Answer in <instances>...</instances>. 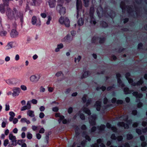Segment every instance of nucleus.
I'll return each instance as SVG.
<instances>
[{
	"label": "nucleus",
	"instance_id": "obj_31",
	"mask_svg": "<svg viewBox=\"0 0 147 147\" xmlns=\"http://www.w3.org/2000/svg\"><path fill=\"white\" fill-rule=\"evenodd\" d=\"M12 47V43L10 42L8 43L7 46L5 47V49L6 50H8L11 49Z\"/></svg>",
	"mask_w": 147,
	"mask_h": 147
},
{
	"label": "nucleus",
	"instance_id": "obj_62",
	"mask_svg": "<svg viewBox=\"0 0 147 147\" xmlns=\"http://www.w3.org/2000/svg\"><path fill=\"white\" fill-rule=\"evenodd\" d=\"M9 143V140L8 139H6L4 141L3 145L5 146H6Z\"/></svg>",
	"mask_w": 147,
	"mask_h": 147
},
{
	"label": "nucleus",
	"instance_id": "obj_64",
	"mask_svg": "<svg viewBox=\"0 0 147 147\" xmlns=\"http://www.w3.org/2000/svg\"><path fill=\"white\" fill-rule=\"evenodd\" d=\"M122 145L124 147H130V145L128 142H125L124 144H122Z\"/></svg>",
	"mask_w": 147,
	"mask_h": 147
},
{
	"label": "nucleus",
	"instance_id": "obj_4",
	"mask_svg": "<svg viewBox=\"0 0 147 147\" xmlns=\"http://www.w3.org/2000/svg\"><path fill=\"white\" fill-rule=\"evenodd\" d=\"M120 8L122 9L123 12H124L126 11L125 8H127V11L130 14L133 11L132 8L130 6L126 5L124 1H121L120 5Z\"/></svg>",
	"mask_w": 147,
	"mask_h": 147
},
{
	"label": "nucleus",
	"instance_id": "obj_34",
	"mask_svg": "<svg viewBox=\"0 0 147 147\" xmlns=\"http://www.w3.org/2000/svg\"><path fill=\"white\" fill-rule=\"evenodd\" d=\"M9 139L11 140H16V137L14 136L11 134H9Z\"/></svg>",
	"mask_w": 147,
	"mask_h": 147
},
{
	"label": "nucleus",
	"instance_id": "obj_26",
	"mask_svg": "<svg viewBox=\"0 0 147 147\" xmlns=\"http://www.w3.org/2000/svg\"><path fill=\"white\" fill-rule=\"evenodd\" d=\"M89 71H85L84 72V73L82 74L81 77V79H82L84 78H86L88 77L89 75Z\"/></svg>",
	"mask_w": 147,
	"mask_h": 147
},
{
	"label": "nucleus",
	"instance_id": "obj_7",
	"mask_svg": "<svg viewBox=\"0 0 147 147\" xmlns=\"http://www.w3.org/2000/svg\"><path fill=\"white\" fill-rule=\"evenodd\" d=\"M40 76L39 74H36L31 76L30 78V81L36 83L39 80Z\"/></svg>",
	"mask_w": 147,
	"mask_h": 147
},
{
	"label": "nucleus",
	"instance_id": "obj_60",
	"mask_svg": "<svg viewBox=\"0 0 147 147\" xmlns=\"http://www.w3.org/2000/svg\"><path fill=\"white\" fill-rule=\"evenodd\" d=\"M111 138L112 140H115L117 139V137L116 136L115 134H111Z\"/></svg>",
	"mask_w": 147,
	"mask_h": 147
},
{
	"label": "nucleus",
	"instance_id": "obj_51",
	"mask_svg": "<svg viewBox=\"0 0 147 147\" xmlns=\"http://www.w3.org/2000/svg\"><path fill=\"white\" fill-rule=\"evenodd\" d=\"M62 121V123L64 124H67L69 122V120H67V119H65V118L63 119Z\"/></svg>",
	"mask_w": 147,
	"mask_h": 147
},
{
	"label": "nucleus",
	"instance_id": "obj_30",
	"mask_svg": "<svg viewBox=\"0 0 147 147\" xmlns=\"http://www.w3.org/2000/svg\"><path fill=\"white\" fill-rule=\"evenodd\" d=\"M37 21V18L36 16H33L32 19V23L33 25H35L36 22Z\"/></svg>",
	"mask_w": 147,
	"mask_h": 147
},
{
	"label": "nucleus",
	"instance_id": "obj_44",
	"mask_svg": "<svg viewBox=\"0 0 147 147\" xmlns=\"http://www.w3.org/2000/svg\"><path fill=\"white\" fill-rule=\"evenodd\" d=\"M70 38L71 35L70 34H68L64 37V41H65L67 40H70Z\"/></svg>",
	"mask_w": 147,
	"mask_h": 147
},
{
	"label": "nucleus",
	"instance_id": "obj_5",
	"mask_svg": "<svg viewBox=\"0 0 147 147\" xmlns=\"http://www.w3.org/2000/svg\"><path fill=\"white\" fill-rule=\"evenodd\" d=\"M59 22L61 24L65 25L66 27H69L70 26V22L67 17L64 18L61 16L59 19Z\"/></svg>",
	"mask_w": 147,
	"mask_h": 147
},
{
	"label": "nucleus",
	"instance_id": "obj_2",
	"mask_svg": "<svg viewBox=\"0 0 147 147\" xmlns=\"http://www.w3.org/2000/svg\"><path fill=\"white\" fill-rule=\"evenodd\" d=\"M19 12L16 8H13L12 10L9 8H7L6 11V14L7 18L10 20L16 19L18 16Z\"/></svg>",
	"mask_w": 147,
	"mask_h": 147
},
{
	"label": "nucleus",
	"instance_id": "obj_40",
	"mask_svg": "<svg viewBox=\"0 0 147 147\" xmlns=\"http://www.w3.org/2000/svg\"><path fill=\"white\" fill-rule=\"evenodd\" d=\"M25 141L26 140L24 139L18 140L17 142V144H18L20 145H21L23 143H24Z\"/></svg>",
	"mask_w": 147,
	"mask_h": 147
},
{
	"label": "nucleus",
	"instance_id": "obj_55",
	"mask_svg": "<svg viewBox=\"0 0 147 147\" xmlns=\"http://www.w3.org/2000/svg\"><path fill=\"white\" fill-rule=\"evenodd\" d=\"M136 132L138 135H140L142 134V131L140 129L137 128L136 129Z\"/></svg>",
	"mask_w": 147,
	"mask_h": 147
},
{
	"label": "nucleus",
	"instance_id": "obj_63",
	"mask_svg": "<svg viewBox=\"0 0 147 147\" xmlns=\"http://www.w3.org/2000/svg\"><path fill=\"white\" fill-rule=\"evenodd\" d=\"M143 106V103L141 102H139L137 104V107L138 108L141 107Z\"/></svg>",
	"mask_w": 147,
	"mask_h": 147
},
{
	"label": "nucleus",
	"instance_id": "obj_25",
	"mask_svg": "<svg viewBox=\"0 0 147 147\" xmlns=\"http://www.w3.org/2000/svg\"><path fill=\"white\" fill-rule=\"evenodd\" d=\"M84 23V20L82 18H79L78 21V26H81L83 25Z\"/></svg>",
	"mask_w": 147,
	"mask_h": 147
},
{
	"label": "nucleus",
	"instance_id": "obj_12",
	"mask_svg": "<svg viewBox=\"0 0 147 147\" xmlns=\"http://www.w3.org/2000/svg\"><path fill=\"white\" fill-rule=\"evenodd\" d=\"M101 104V102L100 101L98 100L96 101L94 107H96V109L97 111H100L102 106Z\"/></svg>",
	"mask_w": 147,
	"mask_h": 147
},
{
	"label": "nucleus",
	"instance_id": "obj_3",
	"mask_svg": "<svg viewBox=\"0 0 147 147\" xmlns=\"http://www.w3.org/2000/svg\"><path fill=\"white\" fill-rule=\"evenodd\" d=\"M126 117V118L124 119V121H127V123H125L123 122H119L117 123V125L118 126H123L125 129H128L129 128V125L132 123V120L131 119L127 120L128 119V116L127 115H123L121 117L123 118V117Z\"/></svg>",
	"mask_w": 147,
	"mask_h": 147
},
{
	"label": "nucleus",
	"instance_id": "obj_20",
	"mask_svg": "<svg viewBox=\"0 0 147 147\" xmlns=\"http://www.w3.org/2000/svg\"><path fill=\"white\" fill-rule=\"evenodd\" d=\"M105 127V125L104 124H101L100 126H98L97 127V129L100 132L104 131Z\"/></svg>",
	"mask_w": 147,
	"mask_h": 147
},
{
	"label": "nucleus",
	"instance_id": "obj_21",
	"mask_svg": "<svg viewBox=\"0 0 147 147\" xmlns=\"http://www.w3.org/2000/svg\"><path fill=\"white\" fill-rule=\"evenodd\" d=\"M20 18V21L22 23L23 22V13L20 12H19L18 14V16H17V17L16 18Z\"/></svg>",
	"mask_w": 147,
	"mask_h": 147
},
{
	"label": "nucleus",
	"instance_id": "obj_9",
	"mask_svg": "<svg viewBox=\"0 0 147 147\" xmlns=\"http://www.w3.org/2000/svg\"><path fill=\"white\" fill-rule=\"evenodd\" d=\"M10 36L12 38H18L19 35V33L15 29H13L10 32Z\"/></svg>",
	"mask_w": 147,
	"mask_h": 147
},
{
	"label": "nucleus",
	"instance_id": "obj_32",
	"mask_svg": "<svg viewBox=\"0 0 147 147\" xmlns=\"http://www.w3.org/2000/svg\"><path fill=\"white\" fill-rule=\"evenodd\" d=\"M84 6L87 7L89 5V2L90 0H83Z\"/></svg>",
	"mask_w": 147,
	"mask_h": 147
},
{
	"label": "nucleus",
	"instance_id": "obj_39",
	"mask_svg": "<svg viewBox=\"0 0 147 147\" xmlns=\"http://www.w3.org/2000/svg\"><path fill=\"white\" fill-rule=\"evenodd\" d=\"M87 97V95L86 94H84L82 98V100L83 102L85 103L86 101V98Z\"/></svg>",
	"mask_w": 147,
	"mask_h": 147
},
{
	"label": "nucleus",
	"instance_id": "obj_19",
	"mask_svg": "<svg viewBox=\"0 0 147 147\" xmlns=\"http://www.w3.org/2000/svg\"><path fill=\"white\" fill-rule=\"evenodd\" d=\"M83 136H84L86 140H87L88 141H90L91 140V138L87 134L86 131H84L82 133Z\"/></svg>",
	"mask_w": 147,
	"mask_h": 147
},
{
	"label": "nucleus",
	"instance_id": "obj_11",
	"mask_svg": "<svg viewBox=\"0 0 147 147\" xmlns=\"http://www.w3.org/2000/svg\"><path fill=\"white\" fill-rule=\"evenodd\" d=\"M21 90L20 88H15L13 89V92L12 93V96H18L19 95Z\"/></svg>",
	"mask_w": 147,
	"mask_h": 147
},
{
	"label": "nucleus",
	"instance_id": "obj_23",
	"mask_svg": "<svg viewBox=\"0 0 147 147\" xmlns=\"http://www.w3.org/2000/svg\"><path fill=\"white\" fill-rule=\"evenodd\" d=\"M112 105L111 104H108L106 106H103L102 107L101 111L102 113H104L105 111L107 109V108L111 107Z\"/></svg>",
	"mask_w": 147,
	"mask_h": 147
},
{
	"label": "nucleus",
	"instance_id": "obj_53",
	"mask_svg": "<svg viewBox=\"0 0 147 147\" xmlns=\"http://www.w3.org/2000/svg\"><path fill=\"white\" fill-rule=\"evenodd\" d=\"M111 129L113 131V132H117V129L115 126H113L111 128Z\"/></svg>",
	"mask_w": 147,
	"mask_h": 147
},
{
	"label": "nucleus",
	"instance_id": "obj_10",
	"mask_svg": "<svg viewBox=\"0 0 147 147\" xmlns=\"http://www.w3.org/2000/svg\"><path fill=\"white\" fill-rule=\"evenodd\" d=\"M57 9L61 15H64L65 13V9L61 4L57 5Z\"/></svg>",
	"mask_w": 147,
	"mask_h": 147
},
{
	"label": "nucleus",
	"instance_id": "obj_57",
	"mask_svg": "<svg viewBox=\"0 0 147 147\" xmlns=\"http://www.w3.org/2000/svg\"><path fill=\"white\" fill-rule=\"evenodd\" d=\"M125 49L124 48H122L121 47L119 48L117 51V52L119 53H120L122 52V51H123L125 50Z\"/></svg>",
	"mask_w": 147,
	"mask_h": 147
},
{
	"label": "nucleus",
	"instance_id": "obj_33",
	"mask_svg": "<svg viewBox=\"0 0 147 147\" xmlns=\"http://www.w3.org/2000/svg\"><path fill=\"white\" fill-rule=\"evenodd\" d=\"M14 79H9L6 81L7 83L9 84H13L14 83L13 82Z\"/></svg>",
	"mask_w": 147,
	"mask_h": 147
},
{
	"label": "nucleus",
	"instance_id": "obj_18",
	"mask_svg": "<svg viewBox=\"0 0 147 147\" xmlns=\"http://www.w3.org/2000/svg\"><path fill=\"white\" fill-rule=\"evenodd\" d=\"M100 24L101 26L104 28H107L108 26L107 23L104 21H101L100 22Z\"/></svg>",
	"mask_w": 147,
	"mask_h": 147
},
{
	"label": "nucleus",
	"instance_id": "obj_46",
	"mask_svg": "<svg viewBox=\"0 0 147 147\" xmlns=\"http://www.w3.org/2000/svg\"><path fill=\"white\" fill-rule=\"evenodd\" d=\"M61 75H62L63 76L64 75V74H63L62 72V71H59L55 74V75L57 77H59Z\"/></svg>",
	"mask_w": 147,
	"mask_h": 147
},
{
	"label": "nucleus",
	"instance_id": "obj_15",
	"mask_svg": "<svg viewBox=\"0 0 147 147\" xmlns=\"http://www.w3.org/2000/svg\"><path fill=\"white\" fill-rule=\"evenodd\" d=\"M48 2L50 8H53L55 7L56 2L55 0H49Z\"/></svg>",
	"mask_w": 147,
	"mask_h": 147
},
{
	"label": "nucleus",
	"instance_id": "obj_58",
	"mask_svg": "<svg viewBox=\"0 0 147 147\" xmlns=\"http://www.w3.org/2000/svg\"><path fill=\"white\" fill-rule=\"evenodd\" d=\"M93 126L91 129V132H94L96 130L97 128L95 126Z\"/></svg>",
	"mask_w": 147,
	"mask_h": 147
},
{
	"label": "nucleus",
	"instance_id": "obj_61",
	"mask_svg": "<svg viewBox=\"0 0 147 147\" xmlns=\"http://www.w3.org/2000/svg\"><path fill=\"white\" fill-rule=\"evenodd\" d=\"M32 134L30 133H28L27 136V138L29 139H31L32 138Z\"/></svg>",
	"mask_w": 147,
	"mask_h": 147
},
{
	"label": "nucleus",
	"instance_id": "obj_35",
	"mask_svg": "<svg viewBox=\"0 0 147 147\" xmlns=\"http://www.w3.org/2000/svg\"><path fill=\"white\" fill-rule=\"evenodd\" d=\"M137 86H139L142 85L144 82L143 78H141L139 81L137 82Z\"/></svg>",
	"mask_w": 147,
	"mask_h": 147
},
{
	"label": "nucleus",
	"instance_id": "obj_52",
	"mask_svg": "<svg viewBox=\"0 0 147 147\" xmlns=\"http://www.w3.org/2000/svg\"><path fill=\"white\" fill-rule=\"evenodd\" d=\"M71 88H69L65 90V93L66 94H69L71 91Z\"/></svg>",
	"mask_w": 147,
	"mask_h": 147
},
{
	"label": "nucleus",
	"instance_id": "obj_6",
	"mask_svg": "<svg viewBox=\"0 0 147 147\" xmlns=\"http://www.w3.org/2000/svg\"><path fill=\"white\" fill-rule=\"evenodd\" d=\"M76 6L77 9L76 17L77 18H78L79 17L80 11L82 8V3L81 0H77L76 2Z\"/></svg>",
	"mask_w": 147,
	"mask_h": 147
},
{
	"label": "nucleus",
	"instance_id": "obj_54",
	"mask_svg": "<svg viewBox=\"0 0 147 147\" xmlns=\"http://www.w3.org/2000/svg\"><path fill=\"white\" fill-rule=\"evenodd\" d=\"M131 76V74L129 72H127L125 74V77L127 80H128L129 78V77Z\"/></svg>",
	"mask_w": 147,
	"mask_h": 147
},
{
	"label": "nucleus",
	"instance_id": "obj_27",
	"mask_svg": "<svg viewBox=\"0 0 147 147\" xmlns=\"http://www.w3.org/2000/svg\"><path fill=\"white\" fill-rule=\"evenodd\" d=\"M97 38L99 39V43L100 44L104 43L106 40V38L105 37H97Z\"/></svg>",
	"mask_w": 147,
	"mask_h": 147
},
{
	"label": "nucleus",
	"instance_id": "obj_16",
	"mask_svg": "<svg viewBox=\"0 0 147 147\" xmlns=\"http://www.w3.org/2000/svg\"><path fill=\"white\" fill-rule=\"evenodd\" d=\"M94 5L91 6L90 8L89 11V15L90 18H93L94 16Z\"/></svg>",
	"mask_w": 147,
	"mask_h": 147
},
{
	"label": "nucleus",
	"instance_id": "obj_17",
	"mask_svg": "<svg viewBox=\"0 0 147 147\" xmlns=\"http://www.w3.org/2000/svg\"><path fill=\"white\" fill-rule=\"evenodd\" d=\"M123 91L125 94H131L133 91L130 90L127 87H125L124 88Z\"/></svg>",
	"mask_w": 147,
	"mask_h": 147
},
{
	"label": "nucleus",
	"instance_id": "obj_36",
	"mask_svg": "<svg viewBox=\"0 0 147 147\" xmlns=\"http://www.w3.org/2000/svg\"><path fill=\"white\" fill-rule=\"evenodd\" d=\"M90 18V23L94 25H95L96 23V21L94 18V16H93V18Z\"/></svg>",
	"mask_w": 147,
	"mask_h": 147
},
{
	"label": "nucleus",
	"instance_id": "obj_13",
	"mask_svg": "<svg viewBox=\"0 0 147 147\" xmlns=\"http://www.w3.org/2000/svg\"><path fill=\"white\" fill-rule=\"evenodd\" d=\"M111 102L113 103H116L117 105H121L123 103V101L121 100H117L116 98H113L111 99Z\"/></svg>",
	"mask_w": 147,
	"mask_h": 147
},
{
	"label": "nucleus",
	"instance_id": "obj_49",
	"mask_svg": "<svg viewBox=\"0 0 147 147\" xmlns=\"http://www.w3.org/2000/svg\"><path fill=\"white\" fill-rule=\"evenodd\" d=\"M96 37L95 36H94L92 37L91 41L92 43H95L96 42V40L97 39H98L97 37Z\"/></svg>",
	"mask_w": 147,
	"mask_h": 147
},
{
	"label": "nucleus",
	"instance_id": "obj_56",
	"mask_svg": "<svg viewBox=\"0 0 147 147\" xmlns=\"http://www.w3.org/2000/svg\"><path fill=\"white\" fill-rule=\"evenodd\" d=\"M87 141L86 140H84L81 142V145L83 146H84L86 143Z\"/></svg>",
	"mask_w": 147,
	"mask_h": 147
},
{
	"label": "nucleus",
	"instance_id": "obj_48",
	"mask_svg": "<svg viewBox=\"0 0 147 147\" xmlns=\"http://www.w3.org/2000/svg\"><path fill=\"white\" fill-rule=\"evenodd\" d=\"M143 44L142 42H140L138 45L137 49H142Z\"/></svg>",
	"mask_w": 147,
	"mask_h": 147
},
{
	"label": "nucleus",
	"instance_id": "obj_45",
	"mask_svg": "<svg viewBox=\"0 0 147 147\" xmlns=\"http://www.w3.org/2000/svg\"><path fill=\"white\" fill-rule=\"evenodd\" d=\"M47 18L48 20L46 23V24L47 25H49L50 24V21H51L52 19V17L51 16H48Z\"/></svg>",
	"mask_w": 147,
	"mask_h": 147
},
{
	"label": "nucleus",
	"instance_id": "obj_28",
	"mask_svg": "<svg viewBox=\"0 0 147 147\" xmlns=\"http://www.w3.org/2000/svg\"><path fill=\"white\" fill-rule=\"evenodd\" d=\"M83 111L86 113L90 115L91 114V113L90 110L87 107H84L83 109Z\"/></svg>",
	"mask_w": 147,
	"mask_h": 147
},
{
	"label": "nucleus",
	"instance_id": "obj_50",
	"mask_svg": "<svg viewBox=\"0 0 147 147\" xmlns=\"http://www.w3.org/2000/svg\"><path fill=\"white\" fill-rule=\"evenodd\" d=\"M3 4L7 6L9 5V0H3Z\"/></svg>",
	"mask_w": 147,
	"mask_h": 147
},
{
	"label": "nucleus",
	"instance_id": "obj_14",
	"mask_svg": "<svg viewBox=\"0 0 147 147\" xmlns=\"http://www.w3.org/2000/svg\"><path fill=\"white\" fill-rule=\"evenodd\" d=\"M55 116L56 117H59V119L58 120L59 123H60L62 120L65 118L64 116L63 115H61L60 113H56L55 115Z\"/></svg>",
	"mask_w": 147,
	"mask_h": 147
},
{
	"label": "nucleus",
	"instance_id": "obj_47",
	"mask_svg": "<svg viewBox=\"0 0 147 147\" xmlns=\"http://www.w3.org/2000/svg\"><path fill=\"white\" fill-rule=\"evenodd\" d=\"M7 34L6 31L4 30L1 31L0 32V35L1 36H5Z\"/></svg>",
	"mask_w": 147,
	"mask_h": 147
},
{
	"label": "nucleus",
	"instance_id": "obj_41",
	"mask_svg": "<svg viewBox=\"0 0 147 147\" xmlns=\"http://www.w3.org/2000/svg\"><path fill=\"white\" fill-rule=\"evenodd\" d=\"M97 118V116L96 114H93L89 118V120L91 119L92 120H96Z\"/></svg>",
	"mask_w": 147,
	"mask_h": 147
},
{
	"label": "nucleus",
	"instance_id": "obj_43",
	"mask_svg": "<svg viewBox=\"0 0 147 147\" xmlns=\"http://www.w3.org/2000/svg\"><path fill=\"white\" fill-rule=\"evenodd\" d=\"M135 8L136 11V15L137 16H138L139 15V13L140 12V11L139 10L140 8L136 6H134Z\"/></svg>",
	"mask_w": 147,
	"mask_h": 147
},
{
	"label": "nucleus",
	"instance_id": "obj_37",
	"mask_svg": "<svg viewBox=\"0 0 147 147\" xmlns=\"http://www.w3.org/2000/svg\"><path fill=\"white\" fill-rule=\"evenodd\" d=\"M96 120H89V122L91 126H94L96 124Z\"/></svg>",
	"mask_w": 147,
	"mask_h": 147
},
{
	"label": "nucleus",
	"instance_id": "obj_38",
	"mask_svg": "<svg viewBox=\"0 0 147 147\" xmlns=\"http://www.w3.org/2000/svg\"><path fill=\"white\" fill-rule=\"evenodd\" d=\"M92 100L90 98L86 100V107H88L89 105H90L92 102Z\"/></svg>",
	"mask_w": 147,
	"mask_h": 147
},
{
	"label": "nucleus",
	"instance_id": "obj_42",
	"mask_svg": "<svg viewBox=\"0 0 147 147\" xmlns=\"http://www.w3.org/2000/svg\"><path fill=\"white\" fill-rule=\"evenodd\" d=\"M133 138V135L130 134H127V139L128 140H131Z\"/></svg>",
	"mask_w": 147,
	"mask_h": 147
},
{
	"label": "nucleus",
	"instance_id": "obj_1",
	"mask_svg": "<svg viewBox=\"0 0 147 147\" xmlns=\"http://www.w3.org/2000/svg\"><path fill=\"white\" fill-rule=\"evenodd\" d=\"M107 7H105L104 8V10L103 9V8L101 5H99L97 9L96 12L98 16L100 18L103 16V14H107L112 19H113L114 16H113V14H115V12L111 10L109 12H107Z\"/></svg>",
	"mask_w": 147,
	"mask_h": 147
},
{
	"label": "nucleus",
	"instance_id": "obj_24",
	"mask_svg": "<svg viewBox=\"0 0 147 147\" xmlns=\"http://www.w3.org/2000/svg\"><path fill=\"white\" fill-rule=\"evenodd\" d=\"M5 6L6 5L3 4L0 5V11L1 13H3L5 12Z\"/></svg>",
	"mask_w": 147,
	"mask_h": 147
},
{
	"label": "nucleus",
	"instance_id": "obj_22",
	"mask_svg": "<svg viewBox=\"0 0 147 147\" xmlns=\"http://www.w3.org/2000/svg\"><path fill=\"white\" fill-rule=\"evenodd\" d=\"M27 115L31 117H34L35 116V115L34 114V111L30 110H29L28 111Z\"/></svg>",
	"mask_w": 147,
	"mask_h": 147
},
{
	"label": "nucleus",
	"instance_id": "obj_59",
	"mask_svg": "<svg viewBox=\"0 0 147 147\" xmlns=\"http://www.w3.org/2000/svg\"><path fill=\"white\" fill-rule=\"evenodd\" d=\"M73 111V108L72 107H69L68 110V112L69 114L72 113Z\"/></svg>",
	"mask_w": 147,
	"mask_h": 147
},
{
	"label": "nucleus",
	"instance_id": "obj_29",
	"mask_svg": "<svg viewBox=\"0 0 147 147\" xmlns=\"http://www.w3.org/2000/svg\"><path fill=\"white\" fill-rule=\"evenodd\" d=\"M81 112L79 111L78 112V114L79 115V116L80 118L82 120H84L85 119V116L84 114L82 113H81Z\"/></svg>",
	"mask_w": 147,
	"mask_h": 147
},
{
	"label": "nucleus",
	"instance_id": "obj_8",
	"mask_svg": "<svg viewBox=\"0 0 147 147\" xmlns=\"http://www.w3.org/2000/svg\"><path fill=\"white\" fill-rule=\"evenodd\" d=\"M116 77L117 83L118 84L119 86H121L122 88L124 87L125 85L120 78L121 77V74L119 73H117L116 74Z\"/></svg>",
	"mask_w": 147,
	"mask_h": 147
}]
</instances>
